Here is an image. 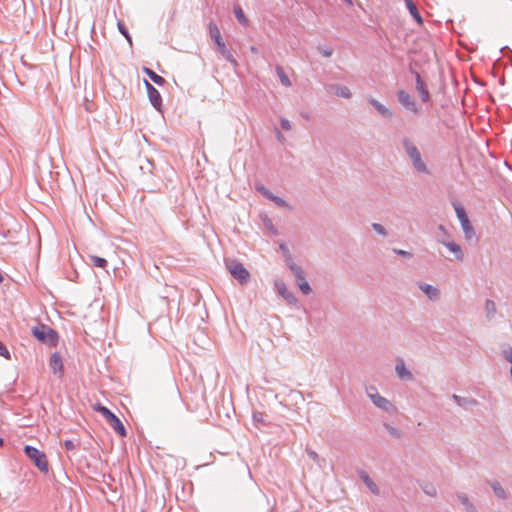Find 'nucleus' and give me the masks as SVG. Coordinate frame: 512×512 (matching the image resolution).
I'll return each mask as SVG.
<instances>
[{
    "mask_svg": "<svg viewBox=\"0 0 512 512\" xmlns=\"http://www.w3.org/2000/svg\"><path fill=\"white\" fill-rule=\"evenodd\" d=\"M420 289L430 298H436L438 296V290L431 285L424 284L420 285Z\"/></svg>",
    "mask_w": 512,
    "mask_h": 512,
    "instance_id": "nucleus-21",
    "label": "nucleus"
},
{
    "mask_svg": "<svg viewBox=\"0 0 512 512\" xmlns=\"http://www.w3.org/2000/svg\"><path fill=\"white\" fill-rule=\"evenodd\" d=\"M330 54H331L330 52L325 51V55H326V56H330Z\"/></svg>",
    "mask_w": 512,
    "mask_h": 512,
    "instance_id": "nucleus-42",
    "label": "nucleus"
},
{
    "mask_svg": "<svg viewBox=\"0 0 512 512\" xmlns=\"http://www.w3.org/2000/svg\"><path fill=\"white\" fill-rule=\"evenodd\" d=\"M373 228H374V230H375L377 233L382 234V235H384V234H385V231H384V228H383V226H382V225L375 223V224H373Z\"/></svg>",
    "mask_w": 512,
    "mask_h": 512,
    "instance_id": "nucleus-31",
    "label": "nucleus"
},
{
    "mask_svg": "<svg viewBox=\"0 0 512 512\" xmlns=\"http://www.w3.org/2000/svg\"><path fill=\"white\" fill-rule=\"evenodd\" d=\"M2 443H3V440H2V439H0V445H1Z\"/></svg>",
    "mask_w": 512,
    "mask_h": 512,
    "instance_id": "nucleus-44",
    "label": "nucleus"
},
{
    "mask_svg": "<svg viewBox=\"0 0 512 512\" xmlns=\"http://www.w3.org/2000/svg\"><path fill=\"white\" fill-rule=\"evenodd\" d=\"M272 201H274L279 206H286V203L279 197L272 195V197H269Z\"/></svg>",
    "mask_w": 512,
    "mask_h": 512,
    "instance_id": "nucleus-30",
    "label": "nucleus"
},
{
    "mask_svg": "<svg viewBox=\"0 0 512 512\" xmlns=\"http://www.w3.org/2000/svg\"><path fill=\"white\" fill-rule=\"evenodd\" d=\"M90 260L95 267L106 268L107 266V260L102 257L90 256Z\"/></svg>",
    "mask_w": 512,
    "mask_h": 512,
    "instance_id": "nucleus-24",
    "label": "nucleus"
},
{
    "mask_svg": "<svg viewBox=\"0 0 512 512\" xmlns=\"http://www.w3.org/2000/svg\"><path fill=\"white\" fill-rule=\"evenodd\" d=\"M284 290H285V284H282V288H279V291L283 295H284Z\"/></svg>",
    "mask_w": 512,
    "mask_h": 512,
    "instance_id": "nucleus-36",
    "label": "nucleus"
},
{
    "mask_svg": "<svg viewBox=\"0 0 512 512\" xmlns=\"http://www.w3.org/2000/svg\"><path fill=\"white\" fill-rule=\"evenodd\" d=\"M234 13H235V16L237 18V20L243 24L244 26H247L248 25V19L247 17L245 16L244 14V11L242 10L241 7L239 6H235L234 7Z\"/></svg>",
    "mask_w": 512,
    "mask_h": 512,
    "instance_id": "nucleus-22",
    "label": "nucleus"
},
{
    "mask_svg": "<svg viewBox=\"0 0 512 512\" xmlns=\"http://www.w3.org/2000/svg\"><path fill=\"white\" fill-rule=\"evenodd\" d=\"M284 290H285V284H282V288H279V291L283 295H284Z\"/></svg>",
    "mask_w": 512,
    "mask_h": 512,
    "instance_id": "nucleus-37",
    "label": "nucleus"
},
{
    "mask_svg": "<svg viewBox=\"0 0 512 512\" xmlns=\"http://www.w3.org/2000/svg\"><path fill=\"white\" fill-rule=\"evenodd\" d=\"M118 29L121 32V34L123 36H125V38L129 41V43H131L132 42L131 37L128 34V31L126 30V28L123 26V24L120 21L118 22Z\"/></svg>",
    "mask_w": 512,
    "mask_h": 512,
    "instance_id": "nucleus-27",
    "label": "nucleus"
},
{
    "mask_svg": "<svg viewBox=\"0 0 512 512\" xmlns=\"http://www.w3.org/2000/svg\"><path fill=\"white\" fill-rule=\"evenodd\" d=\"M330 54H331L330 52L325 51V55H326V56H330Z\"/></svg>",
    "mask_w": 512,
    "mask_h": 512,
    "instance_id": "nucleus-43",
    "label": "nucleus"
},
{
    "mask_svg": "<svg viewBox=\"0 0 512 512\" xmlns=\"http://www.w3.org/2000/svg\"><path fill=\"white\" fill-rule=\"evenodd\" d=\"M336 96L343 97V98H349L351 96V92L349 88L345 86H337L335 87L334 91Z\"/></svg>",
    "mask_w": 512,
    "mask_h": 512,
    "instance_id": "nucleus-23",
    "label": "nucleus"
},
{
    "mask_svg": "<svg viewBox=\"0 0 512 512\" xmlns=\"http://www.w3.org/2000/svg\"><path fill=\"white\" fill-rule=\"evenodd\" d=\"M143 71L149 76V78L157 85L162 86L165 83V79L149 68H144Z\"/></svg>",
    "mask_w": 512,
    "mask_h": 512,
    "instance_id": "nucleus-16",
    "label": "nucleus"
},
{
    "mask_svg": "<svg viewBox=\"0 0 512 512\" xmlns=\"http://www.w3.org/2000/svg\"><path fill=\"white\" fill-rule=\"evenodd\" d=\"M141 512H145V511H141Z\"/></svg>",
    "mask_w": 512,
    "mask_h": 512,
    "instance_id": "nucleus-45",
    "label": "nucleus"
},
{
    "mask_svg": "<svg viewBox=\"0 0 512 512\" xmlns=\"http://www.w3.org/2000/svg\"><path fill=\"white\" fill-rule=\"evenodd\" d=\"M425 492L430 495H434L436 490L432 485L427 486L425 489Z\"/></svg>",
    "mask_w": 512,
    "mask_h": 512,
    "instance_id": "nucleus-33",
    "label": "nucleus"
},
{
    "mask_svg": "<svg viewBox=\"0 0 512 512\" xmlns=\"http://www.w3.org/2000/svg\"><path fill=\"white\" fill-rule=\"evenodd\" d=\"M256 189L260 191L265 197H272V194L262 185H257Z\"/></svg>",
    "mask_w": 512,
    "mask_h": 512,
    "instance_id": "nucleus-29",
    "label": "nucleus"
},
{
    "mask_svg": "<svg viewBox=\"0 0 512 512\" xmlns=\"http://www.w3.org/2000/svg\"><path fill=\"white\" fill-rule=\"evenodd\" d=\"M416 89L419 92V95L423 102H426L429 100V92L427 91L424 82L421 80L420 75L417 74V80H416Z\"/></svg>",
    "mask_w": 512,
    "mask_h": 512,
    "instance_id": "nucleus-13",
    "label": "nucleus"
},
{
    "mask_svg": "<svg viewBox=\"0 0 512 512\" xmlns=\"http://www.w3.org/2000/svg\"><path fill=\"white\" fill-rule=\"evenodd\" d=\"M455 210H456L457 217H458V219L461 222L462 228H463L465 234L468 236L469 233L472 232V226H471L470 221H469V219L467 217V214H466L465 210L462 207H456Z\"/></svg>",
    "mask_w": 512,
    "mask_h": 512,
    "instance_id": "nucleus-9",
    "label": "nucleus"
},
{
    "mask_svg": "<svg viewBox=\"0 0 512 512\" xmlns=\"http://www.w3.org/2000/svg\"><path fill=\"white\" fill-rule=\"evenodd\" d=\"M49 365H50V368L52 369V371L55 374H59V376L62 375L63 363H62V358H61V356L58 353L52 354V356L50 358Z\"/></svg>",
    "mask_w": 512,
    "mask_h": 512,
    "instance_id": "nucleus-10",
    "label": "nucleus"
},
{
    "mask_svg": "<svg viewBox=\"0 0 512 512\" xmlns=\"http://www.w3.org/2000/svg\"><path fill=\"white\" fill-rule=\"evenodd\" d=\"M493 490L499 498H505V491L500 487L499 484H493Z\"/></svg>",
    "mask_w": 512,
    "mask_h": 512,
    "instance_id": "nucleus-26",
    "label": "nucleus"
},
{
    "mask_svg": "<svg viewBox=\"0 0 512 512\" xmlns=\"http://www.w3.org/2000/svg\"><path fill=\"white\" fill-rule=\"evenodd\" d=\"M405 150L413 162L414 167L420 172H426V165L421 159L419 150L410 141L404 142Z\"/></svg>",
    "mask_w": 512,
    "mask_h": 512,
    "instance_id": "nucleus-4",
    "label": "nucleus"
},
{
    "mask_svg": "<svg viewBox=\"0 0 512 512\" xmlns=\"http://www.w3.org/2000/svg\"><path fill=\"white\" fill-rule=\"evenodd\" d=\"M208 29H209V34H210V37L212 38V40L214 41L216 47H217V50L219 51V53L228 61L236 64V61L234 60L232 54L230 53V51L228 50L222 36H221V32L218 28V26L216 25V23L214 22H210L208 24Z\"/></svg>",
    "mask_w": 512,
    "mask_h": 512,
    "instance_id": "nucleus-1",
    "label": "nucleus"
},
{
    "mask_svg": "<svg viewBox=\"0 0 512 512\" xmlns=\"http://www.w3.org/2000/svg\"><path fill=\"white\" fill-rule=\"evenodd\" d=\"M93 409L95 411L101 413L102 416L106 419V421L111 419L113 417V415H114V413H112L107 407L102 406L101 404H95L93 406Z\"/></svg>",
    "mask_w": 512,
    "mask_h": 512,
    "instance_id": "nucleus-20",
    "label": "nucleus"
},
{
    "mask_svg": "<svg viewBox=\"0 0 512 512\" xmlns=\"http://www.w3.org/2000/svg\"><path fill=\"white\" fill-rule=\"evenodd\" d=\"M290 268H291V270L294 272V274L296 276V279H297L298 286H299L300 290L304 294H308L310 292V286H309L308 282L304 279L303 272L300 269V267H298V266L293 264V265L290 266Z\"/></svg>",
    "mask_w": 512,
    "mask_h": 512,
    "instance_id": "nucleus-7",
    "label": "nucleus"
},
{
    "mask_svg": "<svg viewBox=\"0 0 512 512\" xmlns=\"http://www.w3.org/2000/svg\"><path fill=\"white\" fill-rule=\"evenodd\" d=\"M145 86L147 89L148 97L151 104L157 109L160 110L162 99L159 91L151 85L148 81H145Z\"/></svg>",
    "mask_w": 512,
    "mask_h": 512,
    "instance_id": "nucleus-6",
    "label": "nucleus"
},
{
    "mask_svg": "<svg viewBox=\"0 0 512 512\" xmlns=\"http://www.w3.org/2000/svg\"><path fill=\"white\" fill-rule=\"evenodd\" d=\"M24 452L26 456L33 462L37 469L42 473H47L49 470V464L47 457L44 452L33 446H25Z\"/></svg>",
    "mask_w": 512,
    "mask_h": 512,
    "instance_id": "nucleus-2",
    "label": "nucleus"
},
{
    "mask_svg": "<svg viewBox=\"0 0 512 512\" xmlns=\"http://www.w3.org/2000/svg\"><path fill=\"white\" fill-rule=\"evenodd\" d=\"M406 8L410 12L411 16L414 18V20L419 24L422 25L423 20L422 17L418 11L417 6L413 2V0H404Z\"/></svg>",
    "mask_w": 512,
    "mask_h": 512,
    "instance_id": "nucleus-12",
    "label": "nucleus"
},
{
    "mask_svg": "<svg viewBox=\"0 0 512 512\" xmlns=\"http://www.w3.org/2000/svg\"><path fill=\"white\" fill-rule=\"evenodd\" d=\"M251 51H252L253 53H256V52H257V49H256L255 47H251Z\"/></svg>",
    "mask_w": 512,
    "mask_h": 512,
    "instance_id": "nucleus-40",
    "label": "nucleus"
},
{
    "mask_svg": "<svg viewBox=\"0 0 512 512\" xmlns=\"http://www.w3.org/2000/svg\"><path fill=\"white\" fill-rule=\"evenodd\" d=\"M397 95H398L399 102L403 106H405L407 109L411 110L414 113L418 112L415 102L412 100V98L410 97V95L407 92H405L404 90H400V91H398Z\"/></svg>",
    "mask_w": 512,
    "mask_h": 512,
    "instance_id": "nucleus-8",
    "label": "nucleus"
},
{
    "mask_svg": "<svg viewBox=\"0 0 512 512\" xmlns=\"http://www.w3.org/2000/svg\"><path fill=\"white\" fill-rule=\"evenodd\" d=\"M397 253L401 254V255H408V253L406 251H403V250H399Z\"/></svg>",
    "mask_w": 512,
    "mask_h": 512,
    "instance_id": "nucleus-39",
    "label": "nucleus"
},
{
    "mask_svg": "<svg viewBox=\"0 0 512 512\" xmlns=\"http://www.w3.org/2000/svg\"><path fill=\"white\" fill-rule=\"evenodd\" d=\"M370 102L381 115L388 118L392 117V112L384 105H382L380 102H378L377 100H371Z\"/></svg>",
    "mask_w": 512,
    "mask_h": 512,
    "instance_id": "nucleus-17",
    "label": "nucleus"
},
{
    "mask_svg": "<svg viewBox=\"0 0 512 512\" xmlns=\"http://www.w3.org/2000/svg\"><path fill=\"white\" fill-rule=\"evenodd\" d=\"M226 267L230 274L240 283L245 284L250 278L249 271L237 260L226 261Z\"/></svg>",
    "mask_w": 512,
    "mask_h": 512,
    "instance_id": "nucleus-3",
    "label": "nucleus"
},
{
    "mask_svg": "<svg viewBox=\"0 0 512 512\" xmlns=\"http://www.w3.org/2000/svg\"><path fill=\"white\" fill-rule=\"evenodd\" d=\"M284 290H285V284H282V288H279V291L283 295H284Z\"/></svg>",
    "mask_w": 512,
    "mask_h": 512,
    "instance_id": "nucleus-38",
    "label": "nucleus"
},
{
    "mask_svg": "<svg viewBox=\"0 0 512 512\" xmlns=\"http://www.w3.org/2000/svg\"><path fill=\"white\" fill-rule=\"evenodd\" d=\"M0 356L4 357L5 359H10V352L6 348L4 344L0 342Z\"/></svg>",
    "mask_w": 512,
    "mask_h": 512,
    "instance_id": "nucleus-28",
    "label": "nucleus"
},
{
    "mask_svg": "<svg viewBox=\"0 0 512 512\" xmlns=\"http://www.w3.org/2000/svg\"><path fill=\"white\" fill-rule=\"evenodd\" d=\"M396 373L402 379H411L410 372L406 369L405 364L402 360H400L396 365Z\"/></svg>",
    "mask_w": 512,
    "mask_h": 512,
    "instance_id": "nucleus-15",
    "label": "nucleus"
},
{
    "mask_svg": "<svg viewBox=\"0 0 512 512\" xmlns=\"http://www.w3.org/2000/svg\"><path fill=\"white\" fill-rule=\"evenodd\" d=\"M486 307H487L488 311H493L494 310V303L492 301H487L486 302Z\"/></svg>",
    "mask_w": 512,
    "mask_h": 512,
    "instance_id": "nucleus-35",
    "label": "nucleus"
},
{
    "mask_svg": "<svg viewBox=\"0 0 512 512\" xmlns=\"http://www.w3.org/2000/svg\"><path fill=\"white\" fill-rule=\"evenodd\" d=\"M361 479L363 480V482L365 483V485L367 486V488L374 494H378L379 491H378V487L377 485L372 481V479L366 475V474H361Z\"/></svg>",
    "mask_w": 512,
    "mask_h": 512,
    "instance_id": "nucleus-19",
    "label": "nucleus"
},
{
    "mask_svg": "<svg viewBox=\"0 0 512 512\" xmlns=\"http://www.w3.org/2000/svg\"><path fill=\"white\" fill-rule=\"evenodd\" d=\"M3 279H4V278H3L2 274L0 273V283H2V282H3Z\"/></svg>",
    "mask_w": 512,
    "mask_h": 512,
    "instance_id": "nucleus-41",
    "label": "nucleus"
},
{
    "mask_svg": "<svg viewBox=\"0 0 512 512\" xmlns=\"http://www.w3.org/2000/svg\"><path fill=\"white\" fill-rule=\"evenodd\" d=\"M445 246L452 252L455 254L456 256V259L457 260H462L463 259V255H462V251H461V247L454 243V242H447L445 243Z\"/></svg>",
    "mask_w": 512,
    "mask_h": 512,
    "instance_id": "nucleus-18",
    "label": "nucleus"
},
{
    "mask_svg": "<svg viewBox=\"0 0 512 512\" xmlns=\"http://www.w3.org/2000/svg\"><path fill=\"white\" fill-rule=\"evenodd\" d=\"M281 127H282L284 130H290V129H291L290 122H289L287 119H282V121H281Z\"/></svg>",
    "mask_w": 512,
    "mask_h": 512,
    "instance_id": "nucleus-32",
    "label": "nucleus"
},
{
    "mask_svg": "<svg viewBox=\"0 0 512 512\" xmlns=\"http://www.w3.org/2000/svg\"><path fill=\"white\" fill-rule=\"evenodd\" d=\"M107 422L110 424V426L115 430V432L119 436H121V437L126 436V429H125L123 423L121 422V420L115 414Z\"/></svg>",
    "mask_w": 512,
    "mask_h": 512,
    "instance_id": "nucleus-11",
    "label": "nucleus"
},
{
    "mask_svg": "<svg viewBox=\"0 0 512 512\" xmlns=\"http://www.w3.org/2000/svg\"><path fill=\"white\" fill-rule=\"evenodd\" d=\"M277 74L280 78L281 83L284 86L290 85V80H289L288 76L284 73V71L281 68H277Z\"/></svg>",
    "mask_w": 512,
    "mask_h": 512,
    "instance_id": "nucleus-25",
    "label": "nucleus"
},
{
    "mask_svg": "<svg viewBox=\"0 0 512 512\" xmlns=\"http://www.w3.org/2000/svg\"><path fill=\"white\" fill-rule=\"evenodd\" d=\"M65 447L68 449V450H72L74 448V444L71 440H66L65 441Z\"/></svg>",
    "mask_w": 512,
    "mask_h": 512,
    "instance_id": "nucleus-34",
    "label": "nucleus"
},
{
    "mask_svg": "<svg viewBox=\"0 0 512 512\" xmlns=\"http://www.w3.org/2000/svg\"><path fill=\"white\" fill-rule=\"evenodd\" d=\"M369 396L376 406H378L382 409L389 408L390 402L388 400H386L385 398H383L382 396H380L378 393H375V394L370 393Z\"/></svg>",
    "mask_w": 512,
    "mask_h": 512,
    "instance_id": "nucleus-14",
    "label": "nucleus"
},
{
    "mask_svg": "<svg viewBox=\"0 0 512 512\" xmlns=\"http://www.w3.org/2000/svg\"><path fill=\"white\" fill-rule=\"evenodd\" d=\"M33 335L40 341L49 344L56 342V333L47 326L35 327L32 330Z\"/></svg>",
    "mask_w": 512,
    "mask_h": 512,
    "instance_id": "nucleus-5",
    "label": "nucleus"
}]
</instances>
